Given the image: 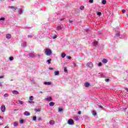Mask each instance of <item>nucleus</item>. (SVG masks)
<instances>
[{
  "label": "nucleus",
  "mask_w": 128,
  "mask_h": 128,
  "mask_svg": "<svg viewBox=\"0 0 128 128\" xmlns=\"http://www.w3.org/2000/svg\"><path fill=\"white\" fill-rule=\"evenodd\" d=\"M28 38H32V35H28Z\"/></svg>",
  "instance_id": "52"
},
{
  "label": "nucleus",
  "mask_w": 128,
  "mask_h": 128,
  "mask_svg": "<svg viewBox=\"0 0 128 128\" xmlns=\"http://www.w3.org/2000/svg\"><path fill=\"white\" fill-rule=\"evenodd\" d=\"M30 58H35V57H36V54H34V52H33V53H32V54H30Z\"/></svg>",
  "instance_id": "13"
},
{
  "label": "nucleus",
  "mask_w": 128,
  "mask_h": 128,
  "mask_svg": "<svg viewBox=\"0 0 128 128\" xmlns=\"http://www.w3.org/2000/svg\"><path fill=\"white\" fill-rule=\"evenodd\" d=\"M64 72H66V74H68V69H66V67H64Z\"/></svg>",
  "instance_id": "27"
},
{
  "label": "nucleus",
  "mask_w": 128,
  "mask_h": 128,
  "mask_svg": "<svg viewBox=\"0 0 128 128\" xmlns=\"http://www.w3.org/2000/svg\"><path fill=\"white\" fill-rule=\"evenodd\" d=\"M87 66L88 68H92L94 67V65L92 64V62L87 63Z\"/></svg>",
  "instance_id": "4"
},
{
  "label": "nucleus",
  "mask_w": 128,
  "mask_h": 128,
  "mask_svg": "<svg viewBox=\"0 0 128 128\" xmlns=\"http://www.w3.org/2000/svg\"><path fill=\"white\" fill-rule=\"evenodd\" d=\"M24 104V102L21 101L20 100H18V104L22 105V104Z\"/></svg>",
  "instance_id": "16"
},
{
  "label": "nucleus",
  "mask_w": 128,
  "mask_h": 128,
  "mask_svg": "<svg viewBox=\"0 0 128 128\" xmlns=\"http://www.w3.org/2000/svg\"><path fill=\"white\" fill-rule=\"evenodd\" d=\"M45 100H46L47 102H52V98L50 96L47 97L46 98H44Z\"/></svg>",
  "instance_id": "7"
},
{
  "label": "nucleus",
  "mask_w": 128,
  "mask_h": 128,
  "mask_svg": "<svg viewBox=\"0 0 128 128\" xmlns=\"http://www.w3.org/2000/svg\"><path fill=\"white\" fill-rule=\"evenodd\" d=\"M66 26H58L56 27L57 30H62L63 28H66Z\"/></svg>",
  "instance_id": "2"
},
{
  "label": "nucleus",
  "mask_w": 128,
  "mask_h": 128,
  "mask_svg": "<svg viewBox=\"0 0 128 128\" xmlns=\"http://www.w3.org/2000/svg\"><path fill=\"white\" fill-rule=\"evenodd\" d=\"M44 84H45V86H50V84H52V82H44Z\"/></svg>",
  "instance_id": "9"
},
{
  "label": "nucleus",
  "mask_w": 128,
  "mask_h": 128,
  "mask_svg": "<svg viewBox=\"0 0 128 128\" xmlns=\"http://www.w3.org/2000/svg\"><path fill=\"white\" fill-rule=\"evenodd\" d=\"M74 120H80V118H78V116H75L74 117Z\"/></svg>",
  "instance_id": "26"
},
{
  "label": "nucleus",
  "mask_w": 128,
  "mask_h": 128,
  "mask_svg": "<svg viewBox=\"0 0 128 128\" xmlns=\"http://www.w3.org/2000/svg\"><path fill=\"white\" fill-rule=\"evenodd\" d=\"M102 4H106V0H102Z\"/></svg>",
  "instance_id": "30"
},
{
  "label": "nucleus",
  "mask_w": 128,
  "mask_h": 128,
  "mask_svg": "<svg viewBox=\"0 0 128 128\" xmlns=\"http://www.w3.org/2000/svg\"><path fill=\"white\" fill-rule=\"evenodd\" d=\"M54 74V76H59L60 72H58V71H55Z\"/></svg>",
  "instance_id": "23"
},
{
  "label": "nucleus",
  "mask_w": 128,
  "mask_h": 128,
  "mask_svg": "<svg viewBox=\"0 0 128 128\" xmlns=\"http://www.w3.org/2000/svg\"><path fill=\"white\" fill-rule=\"evenodd\" d=\"M0 78H4V76H0Z\"/></svg>",
  "instance_id": "59"
},
{
  "label": "nucleus",
  "mask_w": 128,
  "mask_h": 128,
  "mask_svg": "<svg viewBox=\"0 0 128 128\" xmlns=\"http://www.w3.org/2000/svg\"><path fill=\"white\" fill-rule=\"evenodd\" d=\"M106 82H110V79H106Z\"/></svg>",
  "instance_id": "54"
},
{
  "label": "nucleus",
  "mask_w": 128,
  "mask_h": 128,
  "mask_svg": "<svg viewBox=\"0 0 128 128\" xmlns=\"http://www.w3.org/2000/svg\"><path fill=\"white\" fill-rule=\"evenodd\" d=\"M6 20V18H4V17H2L0 18V20L2 21V20Z\"/></svg>",
  "instance_id": "35"
},
{
  "label": "nucleus",
  "mask_w": 128,
  "mask_h": 128,
  "mask_svg": "<svg viewBox=\"0 0 128 128\" xmlns=\"http://www.w3.org/2000/svg\"><path fill=\"white\" fill-rule=\"evenodd\" d=\"M10 0L14 1V0Z\"/></svg>",
  "instance_id": "64"
},
{
  "label": "nucleus",
  "mask_w": 128,
  "mask_h": 128,
  "mask_svg": "<svg viewBox=\"0 0 128 128\" xmlns=\"http://www.w3.org/2000/svg\"><path fill=\"white\" fill-rule=\"evenodd\" d=\"M89 2H90V4H92V2H94V0H90Z\"/></svg>",
  "instance_id": "43"
},
{
  "label": "nucleus",
  "mask_w": 128,
  "mask_h": 128,
  "mask_svg": "<svg viewBox=\"0 0 128 128\" xmlns=\"http://www.w3.org/2000/svg\"><path fill=\"white\" fill-rule=\"evenodd\" d=\"M49 106H54V102H50L49 103Z\"/></svg>",
  "instance_id": "24"
},
{
  "label": "nucleus",
  "mask_w": 128,
  "mask_h": 128,
  "mask_svg": "<svg viewBox=\"0 0 128 128\" xmlns=\"http://www.w3.org/2000/svg\"><path fill=\"white\" fill-rule=\"evenodd\" d=\"M18 123L16 122H14V126H17Z\"/></svg>",
  "instance_id": "37"
},
{
  "label": "nucleus",
  "mask_w": 128,
  "mask_h": 128,
  "mask_svg": "<svg viewBox=\"0 0 128 128\" xmlns=\"http://www.w3.org/2000/svg\"><path fill=\"white\" fill-rule=\"evenodd\" d=\"M120 36V32H118L116 34L115 38H118Z\"/></svg>",
  "instance_id": "25"
},
{
  "label": "nucleus",
  "mask_w": 128,
  "mask_h": 128,
  "mask_svg": "<svg viewBox=\"0 0 128 128\" xmlns=\"http://www.w3.org/2000/svg\"><path fill=\"white\" fill-rule=\"evenodd\" d=\"M8 8H11V10H12L14 12H16V10H18V8L14 7V6H9Z\"/></svg>",
  "instance_id": "5"
},
{
  "label": "nucleus",
  "mask_w": 128,
  "mask_h": 128,
  "mask_svg": "<svg viewBox=\"0 0 128 128\" xmlns=\"http://www.w3.org/2000/svg\"><path fill=\"white\" fill-rule=\"evenodd\" d=\"M0 118H2V116H0Z\"/></svg>",
  "instance_id": "62"
},
{
  "label": "nucleus",
  "mask_w": 128,
  "mask_h": 128,
  "mask_svg": "<svg viewBox=\"0 0 128 128\" xmlns=\"http://www.w3.org/2000/svg\"><path fill=\"white\" fill-rule=\"evenodd\" d=\"M12 94H18V92L16 90H14L12 92Z\"/></svg>",
  "instance_id": "17"
},
{
  "label": "nucleus",
  "mask_w": 128,
  "mask_h": 128,
  "mask_svg": "<svg viewBox=\"0 0 128 128\" xmlns=\"http://www.w3.org/2000/svg\"><path fill=\"white\" fill-rule=\"evenodd\" d=\"M67 58H68V60H72V56H67Z\"/></svg>",
  "instance_id": "41"
},
{
  "label": "nucleus",
  "mask_w": 128,
  "mask_h": 128,
  "mask_svg": "<svg viewBox=\"0 0 128 128\" xmlns=\"http://www.w3.org/2000/svg\"><path fill=\"white\" fill-rule=\"evenodd\" d=\"M49 70H54V68L52 67H50Z\"/></svg>",
  "instance_id": "45"
},
{
  "label": "nucleus",
  "mask_w": 128,
  "mask_h": 128,
  "mask_svg": "<svg viewBox=\"0 0 128 128\" xmlns=\"http://www.w3.org/2000/svg\"><path fill=\"white\" fill-rule=\"evenodd\" d=\"M102 64H107L108 63V60L106 58H104L102 60Z\"/></svg>",
  "instance_id": "14"
},
{
  "label": "nucleus",
  "mask_w": 128,
  "mask_h": 128,
  "mask_svg": "<svg viewBox=\"0 0 128 128\" xmlns=\"http://www.w3.org/2000/svg\"><path fill=\"white\" fill-rule=\"evenodd\" d=\"M80 10H84V6H80Z\"/></svg>",
  "instance_id": "28"
},
{
  "label": "nucleus",
  "mask_w": 128,
  "mask_h": 128,
  "mask_svg": "<svg viewBox=\"0 0 128 128\" xmlns=\"http://www.w3.org/2000/svg\"><path fill=\"white\" fill-rule=\"evenodd\" d=\"M40 94H42V91H40Z\"/></svg>",
  "instance_id": "61"
},
{
  "label": "nucleus",
  "mask_w": 128,
  "mask_h": 128,
  "mask_svg": "<svg viewBox=\"0 0 128 128\" xmlns=\"http://www.w3.org/2000/svg\"><path fill=\"white\" fill-rule=\"evenodd\" d=\"M65 18H60V22H62L63 20H64Z\"/></svg>",
  "instance_id": "40"
},
{
  "label": "nucleus",
  "mask_w": 128,
  "mask_h": 128,
  "mask_svg": "<svg viewBox=\"0 0 128 128\" xmlns=\"http://www.w3.org/2000/svg\"><path fill=\"white\" fill-rule=\"evenodd\" d=\"M84 86H85L86 88H88V86H90V84L89 82H86L85 83Z\"/></svg>",
  "instance_id": "22"
},
{
  "label": "nucleus",
  "mask_w": 128,
  "mask_h": 128,
  "mask_svg": "<svg viewBox=\"0 0 128 128\" xmlns=\"http://www.w3.org/2000/svg\"><path fill=\"white\" fill-rule=\"evenodd\" d=\"M93 44V46H95L96 48V46H98V42L96 41H94V42H92Z\"/></svg>",
  "instance_id": "11"
},
{
  "label": "nucleus",
  "mask_w": 128,
  "mask_h": 128,
  "mask_svg": "<svg viewBox=\"0 0 128 128\" xmlns=\"http://www.w3.org/2000/svg\"><path fill=\"white\" fill-rule=\"evenodd\" d=\"M85 30L86 32H88L90 30L88 29H86Z\"/></svg>",
  "instance_id": "58"
},
{
  "label": "nucleus",
  "mask_w": 128,
  "mask_h": 128,
  "mask_svg": "<svg viewBox=\"0 0 128 128\" xmlns=\"http://www.w3.org/2000/svg\"><path fill=\"white\" fill-rule=\"evenodd\" d=\"M22 46H23V48H26V42H23L22 44Z\"/></svg>",
  "instance_id": "15"
},
{
  "label": "nucleus",
  "mask_w": 128,
  "mask_h": 128,
  "mask_svg": "<svg viewBox=\"0 0 128 128\" xmlns=\"http://www.w3.org/2000/svg\"><path fill=\"white\" fill-rule=\"evenodd\" d=\"M66 53H62L61 54V57L62 58H66Z\"/></svg>",
  "instance_id": "21"
},
{
  "label": "nucleus",
  "mask_w": 128,
  "mask_h": 128,
  "mask_svg": "<svg viewBox=\"0 0 128 128\" xmlns=\"http://www.w3.org/2000/svg\"><path fill=\"white\" fill-rule=\"evenodd\" d=\"M12 38V35L10 34H7L6 35V38L10 40Z\"/></svg>",
  "instance_id": "10"
},
{
  "label": "nucleus",
  "mask_w": 128,
  "mask_h": 128,
  "mask_svg": "<svg viewBox=\"0 0 128 128\" xmlns=\"http://www.w3.org/2000/svg\"><path fill=\"white\" fill-rule=\"evenodd\" d=\"M24 116H30V113L28 111H26L24 112Z\"/></svg>",
  "instance_id": "8"
},
{
  "label": "nucleus",
  "mask_w": 128,
  "mask_h": 128,
  "mask_svg": "<svg viewBox=\"0 0 128 128\" xmlns=\"http://www.w3.org/2000/svg\"><path fill=\"white\" fill-rule=\"evenodd\" d=\"M50 62H52V59H49L47 60V62H48V64H50Z\"/></svg>",
  "instance_id": "38"
},
{
  "label": "nucleus",
  "mask_w": 128,
  "mask_h": 128,
  "mask_svg": "<svg viewBox=\"0 0 128 128\" xmlns=\"http://www.w3.org/2000/svg\"><path fill=\"white\" fill-rule=\"evenodd\" d=\"M53 38L54 39V38H56V35H55L53 36Z\"/></svg>",
  "instance_id": "53"
},
{
  "label": "nucleus",
  "mask_w": 128,
  "mask_h": 128,
  "mask_svg": "<svg viewBox=\"0 0 128 128\" xmlns=\"http://www.w3.org/2000/svg\"><path fill=\"white\" fill-rule=\"evenodd\" d=\"M52 54V52L50 49L46 48L45 50V54L48 56H50V55Z\"/></svg>",
  "instance_id": "1"
},
{
  "label": "nucleus",
  "mask_w": 128,
  "mask_h": 128,
  "mask_svg": "<svg viewBox=\"0 0 128 128\" xmlns=\"http://www.w3.org/2000/svg\"><path fill=\"white\" fill-rule=\"evenodd\" d=\"M29 100H34V96H30L29 98Z\"/></svg>",
  "instance_id": "29"
},
{
  "label": "nucleus",
  "mask_w": 128,
  "mask_h": 128,
  "mask_svg": "<svg viewBox=\"0 0 128 128\" xmlns=\"http://www.w3.org/2000/svg\"><path fill=\"white\" fill-rule=\"evenodd\" d=\"M50 124L51 126H52V125L54 124V123L52 122V120H50Z\"/></svg>",
  "instance_id": "33"
},
{
  "label": "nucleus",
  "mask_w": 128,
  "mask_h": 128,
  "mask_svg": "<svg viewBox=\"0 0 128 128\" xmlns=\"http://www.w3.org/2000/svg\"><path fill=\"white\" fill-rule=\"evenodd\" d=\"M0 110L2 112H6V106L4 105H2L1 106Z\"/></svg>",
  "instance_id": "6"
},
{
  "label": "nucleus",
  "mask_w": 128,
  "mask_h": 128,
  "mask_svg": "<svg viewBox=\"0 0 128 128\" xmlns=\"http://www.w3.org/2000/svg\"><path fill=\"white\" fill-rule=\"evenodd\" d=\"M73 66H74V68H76V63H74Z\"/></svg>",
  "instance_id": "51"
},
{
  "label": "nucleus",
  "mask_w": 128,
  "mask_h": 128,
  "mask_svg": "<svg viewBox=\"0 0 128 128\" xmlns=\"http://www.w3.org/2000/svg\"><path fill=\"white\" fill-rule=\"evenodd\" d=\"M4 128H8V126H6L4 127Z\"/></svg>",
  "instance_id": "60"
},
{
  "label": "nucleus",
  "mask_w": 128,
  "mask_h": 128,
  "mask_svg": "<svg viewBox=\"0 0 128 128\" xmlns=\"http://www.w3.org/2000/svg\"><path fill=\"white\" fill-rule=\"evenodd\" d=\"M40 108L34 109V112H40Z\"/></svg>",
  "instance_id": "19"
},
{
  "label": "nucleus",
  "mask_w": 128,
  "mask_h": 128,
  "mask_svg": "<svg viewBox=\"0 0 128 128\" xmlns=\"http://www.w3.org/2000/svg\"><path fill=\"white\" fill-rule=\"evenodd\" d=\"M30 82H32L34 83V79H30Z\"/></svg>",
  "instance_id": "47"
},
{
  "label": "nucleus",
  "mask_w": 128,
  "mask_h": 128,
  "mask_svg": "<svg viewBox=\"0 0 128 128\" xmlns=\"http://www.w3.org/2000/svg\"><path fill=\"white\" fill-rule=\"evenodd\" d=\"M9 60H10L12 61V60H14V57L13 56H10L9 58Z\"/></svg>",
  "instance_id": "32"
},
{
  "label": "nucleus",
  "mask_w": 128,
  "mask_h": 128,
  "mask_svg": "<svg viewBox=\"0 0 128 128\" xmlns=\"http://www.w3.org/2000/svg\"><path fill=\"white\" fill-rule=\"evenodd\" d=\"M38 120H42V118H38Z\"/></svg>",
  "instance_id": "57"
},
{
  "label": "nucleus",
  "mask_w": 128,
  "mask_h": 128,
  "mask_svg": "<svg viewBox=\"0 0 128 128\" xmlns=\"http://www.w3.org/2000/svg\"><path fill=\"white\" fill-rule=\"evenodd\" d=\"M92 116H98V113H96V111H92Z\"/></svg>",
  "instance_id": "12"
},
{
  "label": "nucleus",
  "mask_w": 128,
  "mask_h": 128,
  "mask_svg": "<svg viewBox=\"0 0 128 128\" xmlns=\"http://www.w3.org/2000/svg\"><path fill=\"white\" fill-rule=\"evenodd\" d=\"M98 108H102V106H98Z\"/></svg>",
  "instance_id": "48"
},
{
  "label": "nucleus",
  "mask_w": 128,
  "mask_h": 128,
  "mask_svg": "<svg viewBox=\"0 0 128 128\" xmlns=\"http://www.w3.org/2000/svg\"><path fill=\"white\" fill-rule=\"evenodd\" d=\"M32 120L34 121L36 120V116H34L33 117Z\"/></svg>",
  "instance_id": "36"
},
{
  "label": "nucleus",
  "mask_w": 128,
  "mask_h": 128,
  "mask_svg": "<svg viewBox=\"0 0 128 128\" xmlns=\"http://www.w3.org/2000/svg\"><path fill=\"white\" fill-rule=\"evenodd\" d=\"M70 126H72L74 124V120L72 119H69L67 122Z\"/></svg>",
  "instance_id": "3"
},
{
  "label": "nucleus",
  "mask_w": 128,
  "mask_h": 128,
  "mask_svg": "<svg viewBox=\"0 0 128 128\" xmlns=\"http://www.w3.org/2000/svg\"><path fill=\"white\" fill-rule=\"evenodd\" d=\"M20 124H24V120H21L19 122Z\"/></svg>",
  "instance_id": "31"
},
{
  "label": "nucleus",
  "mask_w": 128,
  "mask_h": 128,
  "mask_svg": "<svg viewBox=\"0 0 128 128\" xmlns=\"http://www.w3.org/2000/svg\"><path fill=\"white\" fill-rule=\"evenodd\" d=\"M122 14H124L126 12V10H122Z\"/></svg>",
  "instance_id": "46"
},
{
  "label": "nucleus",
  "mask_w": 128,
  "mask_h": 128,
  "mask_svg": "<svg viewBox=\"0 0 128 128\" xmlns=\"http://www.w3.org/2000/svg\"><path fill=\"white\" fill-rule=\"evenodd\" d=\"M11 80V82H12V80Z\"/></svg>",
  "instance_id": "63"
},
{
  "label": "nucleus",
  "mask_w": 128,
  "mask_h": 128,
  "mask_svg": "<svg viewBox=\"0 0 128 128\" xmlns=\"http://www.w3.org/2000/svg\"><path fill=\"white\" fill-rule=\"evenodd\" d=\"M18 14H22V9H19Z\"/></svg>",
  "instance_id": "20"
},
{
  "label": "nucleus",
  "mask_w": 128,
  "mask_h": 128,
  "mask_svg": "<svg viewBox=\"0 0 128 128\" xmlns=\"http://www.w3.org/2000/svg\"><path fill=\"white\" fill-rule=\"evenodd\" d=\"M2 82H0V88H2Z\"/></svg>",
  "instance_id": "55"
},
{
  "label": "nucleus",
  "mask_w": 128,
  "mask_h": 128,
  "mask_svg": "<svg viewBox=\"0 0 128 128\" xmlns=\"http://www.w3.org/2000/svg\"><path fill=\"white\" fill-rule=\"evenodd\" d=\"M98 66H102V62L98 63Z\"/></svg>",
  "instance_id": "42"
},
{
  "label": "nucleus",
  "mask_w": 128,
  "mask_h": 128,
  "mask_svg": "<svg viewBox=\"0 0 128 128\" xmlns=\"http://www.w3.org/2000/svg\"><path fill=\"white\" fill-rule=\"evenodd\" d=\"M82 114V112L79 111V112H78V114Z\"/></svg>",
  "instance_id": "56"
},
{
  "label": "nucleus",
  "mask_w": 128,
  "mask_h": 128,
  "mask_svg": "<svg viewBox=\"0 0 128 128\" xmlns=\"http://www.w3.org/2000/svg\"><path fill=\"white\" fill-rule=\"evenodd\" d=\"M97 14H98V16H102V12H97Z\"/></svg>",
  "instance_id": "34"
},
{
  "label": "nucleus",
  "mask_w": 128,
  "mask_h": 128,
  "mask_svg": "<svg viewBox=\"0 0 128 128\" xmlns=\"http://www.w3.org/2000/svg\"><path fill=\"white\" fill-rule=\"evenodd\" d=\"M69 22H70V23L74 22V20H69Z\"/></svg>",
  "instance_id": "49"
},
{
  "label": "nucleus",
  "mask_w": 128,
  "mask_h": 128,
  "mask_svg": "<svg viewBox=\"0 0 128 128\" xmlns=\"http://www.w3.org/2000/svg\"><path fill=\"white\" fill-rule=\"evenodd\" d=\"M4 96V98H8V94H5Z\"/></svg>",
  "instance_id": "39"
},
{
  "label": "nucleus",
  "mask_w": 128,
  "mask_h": 128,
  "mask_svg": "<svg viewBox=\"0 0 128 128\" xmlns=\"http://www.w3.org/2000/svg\"><path fill=\"white\" fill-rule=\"evenodd\" d=\"M58 112H64V109H62V108H58Z\"/></svg>",
  "instance_id": "18"
},
{
  "label": "nucleus",
  "mask_w": 128,
  "mask_h": 128,
  "mask_svg": "<svg viewBox=\"0 0 128 128\" xmlns=\"http://www.w3.org/2000/svg\"><path fill=\"white\" fill-rule=\"evenodd\" d=\"M38 58H40V56H42V55H40V54H38Z\"/></svg>",
  "instance_id": "50"
},
{
  "label": "nucleus",
  "mask_w": 128,
  "mask_h": 128,
  "mask_svg": "<svg viewBox=\"0 0 128 128\" xmlns=\"http://www.w3.org/2000/svg\"><path fill=\"white\" fill-rule=\"evenodd\" d=\"M29 104H34V102L33 101H28Z\"/></svg>",
  "instance_id": "44"
}]
</instances>
